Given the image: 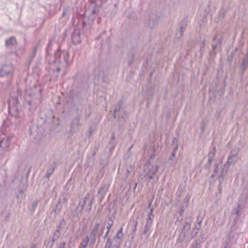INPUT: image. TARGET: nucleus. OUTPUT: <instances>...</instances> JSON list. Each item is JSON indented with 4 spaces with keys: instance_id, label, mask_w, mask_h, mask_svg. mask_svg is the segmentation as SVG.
<instances>
[{
    "instance_id": "nucleus-47",
    "label": "nucleus",
    "mask_w": 248,
    "mask_h": 248,
    "mask_svg": "<svg viewBox=\"0 0 248 248\" xmlns=\"http://www.w3.org/2000/svg\"><path fill=\"white\" fill-rule=\"evenodd\" d=\"M148 183H149V181H148L147 184V185L148 184Z\"/></svg>"
},
{
    "instance_id": "nucleus-11",
    "label": "nucleus",
    "mask_w": 248,
    "mask_h": 248,
    "mask_svg": "<svg viewBox=\"0 0 248 248\" xmlns=\"http://www.w3.org/2000/svg\"><path fill=\"white\" fill-rule=\"evenodd\" d=\"M153 222V219H150V218H147L143 232V233L144 234H146L148 231L150 229L151 226H152Z\"/></svg>"
},
{
    "instance_id": "nucleus-8",
    "label": "nucleus",
    "mask_w": 248,
    "mask_h": 248,
    "mask_svg": "<svg viewBox=\"0 0 248 248\" xmlns=\"http://www.w3.org/2000/svg\"><path fill=\"white\" fill-rule=\"evenodd\" d=\"M123 227H122L119 229L116 235L112 239L114 241V243H115V244H117L118 245H120V246L122 244L121 239L122 238L124 235L123 233Z\"/></svg>"
},
{
    "instance_id": "nucleus-46",
    "label": "nucleus",
    "mask_w": 248,
    "mask_h": 248,
    "mask_svg": "<svg viewBox=\"0 0 248 248\" xmlns=\"http://www.w3.org/2000/svg\"><path fill=\"white\" fill-rule=\"evenodd\" d=\"M64 14H65V12H63V14H62V16H63Z\"/></svg>"
},
{
    "instance_id": "nucleus-18",
    "label": "nucleus",
    "mask_w": 248,
    "mask_h": 248,
    "mask_svg": "<svg viewBox=\"0 0 248 248\" xmlns=\"http://www.w3.org/2000/svg\"><path fill=\"white\" fill-rule=\"evenodd\" d=\"M242 70L245 71L248 67V57H246L243 59L242 63Z\"/></svg>"
},
{
    "instance_id": "nucleus-37",
    "label": "nucleus",
    "mask_w": 248,
    "mask_h": 248,
    "mask_svg": "<svg viewBox=\"0 0 248 248\" xmlns=\"http://www.w3.org/2000/svg\"><path fill=\"white\" fill-rule=\"evenodd\" d=\"M29 248H36V245L35 244H32Z\"/></svg>"
},
{
    "instance_id": "nucleus-39",
    "label": "nucleus",
    "mask_w": 248,
    "mask_h": 248,
    "mask_svg": "<svg viewBox=\"0 0 248 248\" xmlns=\"http://www.w3.org/2000/svg\"><path fill=\"white\" fill-rule=\"evenodd\" d=\"M202 220H200L198 221V226L200 227H201V225L202 223Z\"/></svg>"
},
{
    "instance_id": "nucleus-1",
    "label": "nucleus",
    "mask_w": 248,
    "mask_h": 248,
    "mask_svg": "<svg viewBox=\"0 0 248 248\" xmlns=\"http://www.w3.org/2000/svg\"><path fill=\"white\" fill-rule=\"evenodd\" d=\"M69 53L66 51H60L59 49L55 53V62L60 65L56 68V71L59 72L62 70H65L69 64Z\"/></svg>"
},
{
    "instance_id": "nucleus-17",
    "label": "nucleus",
    "mask_w": 248,
    "mask_h": 248,
    "mask_svg": "<svg viewBox=\"0 0 248 248\" xmlns=\"http://www.w3.org/2000/svg\"><path fill=\"white\" fill-rule=\"evenodd\" d=\"M9 143V141L8 139H3L0 141V147L3 149H6L8 148Z\"/></svg>"
},
{
    "instance_id": "nucleus-24",
    "label": "nucleus",
    "mask_w": 248,
    "mask_h": 248,
    "mask_svg": "<svg viewBox=\"0 0 248 248\" xmlns=\"http://www.w3.org/2000/svg\"><path fill=\"white\" fill-rule=\"evenodd\" d=\"M153 208H152L151 209V210L150 211V212L148 213V218H150V219H153L154 218V215H153Z\"/></svg>"
},
{
    "instance_id": "nucleus-26",
    "label": "nucleus",
    "mask_w": 248,
    "mask_h": 248,
    "mask_svg": "<svg viewBox=\"0 0 248 248\" xmlns=\"http://www.w3.org/2000/svg\"><path fill=\"white\" fill-rule=\"evenodd\" d=\"M239 208H240V204H238L237 207L234 209L233 213L234 214L238 215L239 213V212H240Z\"/></svg>"
},
{
    "instance_id": "nucleus-29",
    "label": "nucleus",
    "mask_w": 248,
    "mask_h": 248,
    "mask_svg": "<svg viewBox=\"0 0 248 248\" xmlns=\"http://www.w3.org/2000/svg\"><path fill=\"white\" fill-rule=\"evenodd\" d=\"M120 105H119L118 107H116L115 109H114V117H115V115H116V113L118 111H119L120 108Z\"/></svg>"
},
{
    "instance_id": "nucleus-13",
    "label": "nucleus",
    "mask_w": 248,
    "mask_h": 248,
    "mask_svg": "<svg viewBox=\"0 0 248 248\" xmlns=\"http://www.w3.org/2000/svg\"><path fill=\"white\" fill-rule=\"evenodd\" d=\"M89 242H91V239L88 235H87L82 239L78 246L82 248H86Z\"/></svg>"
},
{
    "instance_id": "nucleus-31",
    "label": "nucleus",
    "mask_w": 248,
    "mask_h": 248,
    "mask_svg": "<svg viewBox=\"0 0 248 248\" xmlns=\"http://www.w3.org/2000/svg\"><path fill=\"white\" fill-rule=\"evenodd\" d=\"M66 246V242H62L60 244L59 248H64L65 246Z\"/></svg>"
},
{
    "instance_id": "nucleus-27",
    "label": "nucleus",
    "mask_w": 248,
    "mask_h": 248,
    "mask_svg": "<svg viewBox=\"0 0 248 248\" xmlns=\"http://www.w3.org/2000/svg\"><path fill=\"white\" fill-rule=\"evenodd\" d=\"M64 223H65V220H64V219H63H63H62L60 221V223H59V227H58V230H57V232H59V231H60V226H61L63 225L64 224Z\"/></svg>"
},
{
    "instance_id": "nucleus-22",
    "label": "nucleus",
    "mask_w": 248,
    "mask_h": 248,
    "mask_svg": "<svg viewBox=\"0 0 248 248\" xmlns=\"http://www.w3.org/2000/svg\"><path fill=\"white\" fill-rule=\"evenodd\" d=\"M37 46H35L32 51V52H31V54L30 57V61H32L34 58L35 57L36 55V51H37Z\"/></svg>"
},
{
    "instance_id": "nucleus-41",
    "label": "nucleus",
    "mask_w": 248,
    "mask_h": 248,
    "mask_svg": "<svg viewBox=\"0 0 248 248\" xmlns=\"http://www.w3.org/2000/svg\"><path fill=\"white\" fill-rule=\"evenodd\" d=\"M217 46V44L216 45H212L213 49H215L216 48Z\"/></svg>"
},
{
    "instance_id": "nucleus-10",
    "label": "nucleus",
    "mask_w": 248,
    "mask_h": 248,
    "mask_svg": "<svg viewBox=\"0 0 248 248\" xmlns=\"http://www.w3.org/2000/svg\"><path fill=\"white\" fill-rule=\"evenodd\" d=\"M88 199V195L84 198L82 201H80L79 202L78 206L77 207V210L80 213H81L83 210Z\"/></svg>"
},
{
    "instance_id": "nucleus-40",
    "label": "nucleus",
    "mask_w": 248,
    "mask_h": 248,
    "mask_svg": "<svg viewBox=\"0 0 248 248\" xmlns=\"http://www.w3.org/2000/svg\"><path fill=\"white\" fill-rule=\"evenodd\" d=\"M212 161V159L211 158H210L208 159V163L209 164H211Z\"/></svg>"
},
{
    "instance_id": "nucleus-12",
    "label": "nucleus",
    "mask_w": 248,
    "mask_h": 248,
    "mask_svg": "<svg viewBox=\"0 0 248 248\" xmlns=\"http://www.w3.org/2000/svg\"><path fill=\"white\" fill-rule=\"evenodd\" d=\"M108 186L103 182L100 185V189L98 192V194L105 195L108 191Z\"/></svg>"
},
{
    "instance_id": "nucleus-14",
    "label": "nucleus",
    "mask_w": 248,
    "mask_h": 248,
    "mask_svg": "<svg viewBox=\"0 0 248 248\" xmlns=\"http://www.w3.org/2000/svg\"><path fill=\"white\" fill-rule=\"evenodd\" d=\"M157 24V17L155 15H152L150 16V20L149 26L151 28H153Z\"/></svg>"
},
{
    "instance_id": "nucleus-35",
    "label": "nucleus",
    "mask_w": 248,
    "mask_h": 248,
    "mask_svg": "<svg viewBox=\"0 0 248 248\" xmlns=\"http://www.w3.org/2000/svg\"><path fill=\"white\" fill-rule=\"evenodd\" d=\"M178 150V146H176L173 150V151L172 152L173 153H175V154L177 152V151Z\"/></svg>"
},
{
    "instance_id": "nucleus-25",
    "label": "nucleus",
    "mask_w": 248,
    "mask_h": 248,
    "mask_svg": "<svg viewBox=\"0 0 248 248\" xmlns=\"http://www.w3.org/2000/svg\"><path fill=\"white\" fill-rule=\"evenodd\" d=\"M37 205H38V201H34L32 203V207H31V210L32 211H34L35 210V208L37 207Z\"/></svg>"
},
{
    "instance_id": "nucleus-4",
    "label": "nucleus",
    "mask_w": 248,
    "mask_h": 248,
    "mask_svg": "<svg viewBox=\"0 0 248 248\" xmlns=\"http://www.w3.org/2000/svg\"><path fill=\"white\" fill-rule=\"evenodd\" d=\"M14 66L11 64L2 65L0 67V77H3L14 73Z\"/></svg>"
},
{
    "instance_id": "nucleus-7",
    "label": "nucleus",
    "mask_w": 248,
    "mask_h": 248,
    "mask_svg": "<svg viewBox=\"0 0 248 248\" xmlns=\"http://www.w3.org/2000/svg\"><path fill=\"white\" fill-rule=\"evenodd\" d=\"M79 120L80 118L79 117H77L73 119L70 124L69 134H73L78 129Z\"/></svg>"
},
{
    "instance_id": "nucleus-6",
    "label": "nucleus",
    "mask_w": 248,
    "mask_h": 248,
    "mask_svg": "<svg viewBox=\"0 0 248 248\" xmlns=\"http://www.w3.org/2000/svg\"><path fill=\"white\" fill-rule=\"evenodd\" d=\"M158 169L159 167L157 165H156L155 168H154L153 166L149 165L145 170V172L147 171L148 170L149 172L146 173L145 177L149 176V179H152L154 178V175L158 171Z\"/></svg>"
},
{
    "instance_id": "nucleus-45",
    "label": "nucleus",
    "mask_w": 248,
    "mask_h": 248,
    "mask_svg": "<svg viewBox=\"0 0 248 248\" xmlns=\"http://www.w3.org/2000/svg\"><path fill=\"white\" fill-rule=\"evenodd\" d=\"M151 205H152V203H151V202H150V203H149V205H148V207H151Z\"/></svg>"
},
{
    "instance_id": "nucleus-34",
    "label": "nucleus",
    "mask_w": 248,
    "mask_h": 248,
    "mask_svg": "<svg viewBox=\"0 0 248 248\" xmlns=\"http://www.w3.org/2000/svg\"><path fill=\"white\" fill-rule=\"evenodd\" d=\"M109 232V231H107L105 233V235H104V236H103V238H104V239H105V238H106L108 236V234Z\"/></svg>"
},
{
    "instance_id": "nucleus-38",
    "label": "nucleus",
    "mask_w": 248,
    "mask_h": 248,
    "mask_svg": "<svg viewBox=\"0 0 248 248\" xmlns=\"http://www.w3.org/2000/svg\"><path fill=\"white\" fill-rule=\"evenodd\" d=\"M222 41V39L221 38H220L219 40H218V44H220Z\"/></svg>"
},
{
    "instance_id": "nucleus-3",
    "label": "nucleus",
    "mask_w": 248,
    "mask_h": 248,
    "mask_svg": "<svg viewBox=\"0 0 248 248\" xmlns=\"http://www.w3.org/2000/svg\"><path fill=\"white\" fill-rule=\"evenodd\" d=\"M41 90H40L37 93H34L30 91H26L25 98L27 103L29 105H33L36 106L40 103V97Z\"/></svg>"
},
{
    "instance_id": "nucleus-36",
    "label": "nucleus",
    "mask_w": 248,
    "mask_h": 248,
    "mask_svg": "<svg viewBox=\"0 0 248 248\" xmlns=\"http://www.w3.org/2000/svg\"><path fill=\"white\" fill-rule=\"evenodd\" d=\"M215 170H214V171H215V172H217V168H218V165H217V164H216V165H215Z\"/></svg>"
},
{
    "instance_id": "nucleus-2",
    "label": "nucleus",
    "mask_w": 248,
    "mask_h": 248,
    "mask_svg": "<svg viewBox=\"0 0 248 248\" xmlns=\"http://www.w3.org/2000/svg\"><path fill=\"white\" fill-rule=\"evenodd\" d=\"M100 227V223L96 222L91 229L89 235H88L91 239V243L94 244L97 238L100 239L103 235L105 226H102L101 227V228Z\"/></svg>"
},
{
    "instance_id": "nucleus-23",
    "label": "nucleus",
    "mask_w": 248,
    "mask_h": 248,
    "mask_svg": "<svg viewBox=\"0 0 248 248\" xmlns=\"http://www.w3.org/2000/svg\"><path fill=\"white\" fill-rule=\"evenodd\" d=\"M113 224V220L111 219V218H110V222L108 223L107 226V231H110V228H111Z\"/></svg>"
},
{
    "instance_id": "nucleus-33",
    "label": "nucleus",
    "mask_w": 248,
    "mask_h": 248,
    "mask_svg": "<svg viewBox=\"0 0 248 248\" xmlns=\"http://www.w3.org/2000/svg\"><path fill=\"white\" fill-rule=\"evenodd\" d=\"M185 31V28L184 27H181V28H180V32L181 33V35H182V34L183 33V32H184Z\"/></svg>"
},
{
    "instance_id": "nucleus-42",
    "label": "nucleus",
    "mask_w": 248,
    "mask_h": 248,
    "mask_svg": "<svg viewBox=\"0 0 248 248\" xmlns=\"http://www.w3.org/2000/svg\"><path fill=\"white\" fill-rule=\"evenodd\" d=\"M184 212V209L182 208H181V211L180 212V214H182Z\"/></svg>"
},
{
    "instance_id": "nucleus-44",
    "label": "nucleus",
    "mask_w": 248,
    "mask_h": 248,
    "mask_svg": "<svg viewBox=\"0 0 248 248\" xmlns=\"http://www.w3.org/2000/svg\"><path fill=\"white\" fill-rule=\"evenodd\" d=\"M217 35H215L213 38V41H215L216 40V39L217 38Z\"/></svg>"
},
{
    "instance_id": "nucleus-30",
    "label": "nucleus",
    "mask_w": 248,
    "mask_h": 248,
    "mask_svg": "<svg viewBox=\"0 0 248 248\" xmlns=\"http://www.w3.org/2000/svg\"><path fill=\"white\" fill-rule=\"evenodd\" d=\"M51 46V42H49V44L47 46V50H46V53L48 54L49 53V51H50V47Z\"/></svg>"
},
{
    "instance_id": "nucleus-43",
    "label": "nucleus",
    "mask_w": 248,
    "mask_h": 248,
    "mask_svg": "<svg viewBox=\"0 0 248 248\" xmlns=\"http://www.w3.org/2000/svg\"><path fill=\"white\" fill-rule=\"evenodd\" d=\"M155 157V155H151V159H153Z\"/></svg>"
},
{
    "instance_id": "nucleus-32",
    "label": "nucleus",
    "mask_w": 248,
    "mask_h": 248,
    "mask_svg": "<svg viewBox=\"0 0 248 248\" xmlns=\"http://www.w3.org/2000/svg\"><path fill=\"white\" fill-rule=\"evenodd\" d=\"M175 155H176V154H175V153L172 152L171 154V155L170 156V157L169 158V160H172L173 157H174L175 156Z\"/></svg>"
},
{
    "instance_id": "nucleus-16",
    "label": "nucleus",
    "mask_w": 248,
    "mask_h": 248,
    "mask_svg": "<svg viewBox=\"0 0 248 248\" xmlns=\"http://www.w3.org/2000/svg\"><path fill=\"white\" fill-rule=\"evenodd\" d=\"M72 40L74 44H78L80 42V34L74 33L72 34Z\"/></svg>"
},
{
    "instance_id": "nucleus-5",
    "label": "nucleus",
    "mask_w": 248,
    "mask_h": 248,
    "mask_svg": "<svg viewBox=\"0 0 248 248\" xmlns=\"http://www.w3.org/2000/svg\"><path fill=\"white\" fill-rule=\"evenodd\" d=\"M237 154V152L233 153V151L231 152L230 155L228 157L227 161L224 165L222 169V172L224 171L225 172H227L231 165L236 162Z\"/></svg>"
},
{
    "instance_id": "nucleus-20",
    "label": "nucleus",
    "mask_w": 248,
    "mask_h": 248,
    "mask_svg": "<svg viewBox=\"0 0 248 248\" xmlns=\"http://www.w3.org/2000/svg\"><path fill=\"white\" fill-rule=\"evenodd\" d=\"M191 221L189 220L188 221H186L184 225L183 230H186L187 231L190 228L191 226Z\"/></svg>"
},
{
    "instance_id": "nucleus-19",
    "label": "nucleus",
    "mask_w": 248,
    "mask_h": 248,
    "mask_svg": "<svg viewBox=\"0 0 248 248\" xmlns=\"http://www.w3.org/2000/svg\"><path fill=\"white\" fill-rule=\"evenodd\" d=\"M186 237V233L184 232H181L180 236L177 239V242L179 243H182Z\"/></svg>"
},
{
    "instance_id": "nucleus-9",
    "label": "nucleus",
    "mask_w": 248,
    "mask_h": 248,
    "mask_svg": "<svg viewBox=\"0 0 248 248\" xmlns=\"http://www.w3.org/2000/svg\"><path fill=\"white\" fill-rule=\"evenodd\" d=\"M114 241L111 239L108 238L105 243L104 248H119L120 246L114 243Z\"/></svg>"
},
{
    "instance_id": "nucleus-21",
    "label": "nucleus",
    "mask_w": 248,
    "mask_h": 248,
    "mask_svg": "<svg viewBox=\"0 0 248 248\" xmlns=\"http://www.w3.org/2000/svg\"><path fill=\"white\" fill-rule=\"evenodd\" d=\"M200 228V227L198 226L197 225L195 226L194 228L193 229L192 232L191 233V234L192 235V238L194 237L195 236L197 235Z\"/></svg>"
},
{
    "instance_id": "nucleus-28",
    "label": "nucleus",
    "mask_w": 248,
    "mask_h": 248,
    "mask_svg": "<svg viewBox=\"0 0 248 248\" xmlns=\"http://www.w3.org/2000/svg\"><path fill=\"white\" fill-rule=\"evenodd\" d=\"M53 170H54L53 169H52V170H47L46 173V176L47 178H49V177L51 175V174L52 172H53Z\"/></svg>"
},
{
    "instance_id": "nucleus-15",
    "label": "nucleus",
    "mask_w": 248,
    "mask_h": 248,
    "mask_svg": "<svg viewBox=\"0 0 248 248\" xmlns=\"http://www.w3.org/2000/svg\"><path fill=\"white\" fill-rule=\"evenodd\" d=\"M16 43L15 37L12 36L5 40V43L7 46H11L15 45Z\"/></svg>"
}]
</instances>
